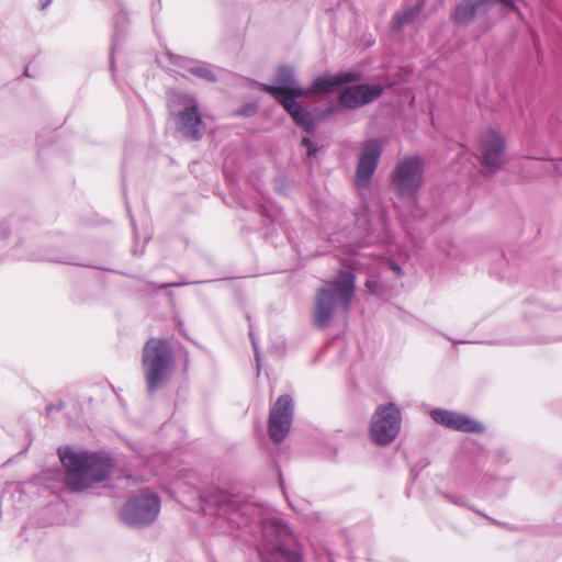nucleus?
I'll list each match as a JSON object with an SVG mask.
<instances>
[{
    "label": "nucleus",
    "mask_w": 562,
    "mask_h": 562,
    "mask_svg": "<svg viewBox=\"0 0 562 562\" xmlns=\"http://www.w3.org/2000/svg\"><path fill=\"white\" fill-rule=\"evenodd\" d=\"M302 145L307 148V155L308 156H313L316 153V150H317L316 147L314 146V144L307 137H304L302 139Z\"/></svg>",
    "instance_id": "a211bd4d"
},
{
    "label": "nucleus",
    "mask_w": 562,
    "mask_h": 562,
    "mask_svg": "<svg viewBox=\"0 0 562 562\" xmlns=\"http://www.w3.org/2000/svg\"><path fill=\"white\" fill-rule=\"evenodd\" d=\"M359 80V76L352 72H346L333 77H318L312 88L306 90L308 93H327L334 91L344 83Z\"/></svg>",
    "instance_id": "4468645a"
},
{
    "label": "nucleus",
    "mask_w": 562,
    "mask_h": 562,
    "mask_svg": "<svg viewBox=\"0 0 562 562\" xmlns=\"http://www.w3.org/2000/svg\"><path fill=\"white\" fill-rule=\"evenodd\" d=\"M280 533H281L282 537H290L291 536L286 526H282L281 527Z\"/></svg>",
    "instance_id": "aec40b11"
},
{
    "label": "nucleus",
    "mask_w": 562,
    "mask_h": 562,
    "mask_svg": "<svg viewBox=\"0 0 562 562\" xmlns=\"http://www.w3.org/2000/svg\"><path fill=\"white\" fill-rule=\"evenodd\" d=\"M172 362L173 353L167 339L151 337L145 342L142 366L149 392H154L165 382Z\"/></svg>",
    "instance_id": "7ed1b4c3"
},
{
    "label": "nucleus",
    "mask_w": 562,
    "mask_h": 562,
    "mask_svg": "<svg viewBox=\"0 0 562 562\" xmlns=\"http://www.w3.org/2000/svg\"><path fill=\"white\" fill-rule=\"evenodd\" d=\"M383 92L379 85H358L344 90L339 102L348 109H356L378 99Z\"/></svg>",
    "instance_id": "f8f14e48"
},
{
    "label": "nucleus",
    "mask_w": 562,
    "mask_h": 562,
    "mask_svg": "<svg viewBox=\"0 0 562 562\" xmlns=\"http://www.w3.org/2000/svg\"><path fill=\"white\" fill-rule=\"evenodd\" d=\"M262 89L273 95L292 116L294 122L305 132L312 133L315 130V122L312 115L304 111L295 101V98L308 94L306 90L299 87H276L270 85H263Z\"/></svg>",
    "instance_id": "39448f33"
},
{
    "label": "nucleus",
    "mask_w": 562,
    "mask_h": 562,
    "mask_svg": "<svg viewBox=\"0 0 562 562\" xmlns=\"http://www.w3.org/2000/svg\"><path fill=\"white\" fill-rule=\"evenodd\" d=\"M356 289V278L350 271L341 270L337 279L326 282L315 295L314 322L317 327H326L336 307L348 310Z\"/></svg>",
    "instance_id": "f03ea898"
},
{
    "label": "nucleus",
    "mask_w": 562,
    "mask_h": 562,
    "mask_svg": "<svg viewBox=\"0 0 562 562\" xmlns=\"http://www.w3.org/2000/svg\"><path fill=\"white\" fill-rule=\"evenodd\" d=\"M292 406V398L289 395H281L270 409L268 432L274 442L282 441L290 431Z\"/></svg>",
    "instance_id": "9d476101"
},
{
    "label": "nucleus",
    "mask_w": 562,
    "mask_h": 562,
    "mask_svg": "<svg viewBox=\"0 0 562 562\" xmlns=\"http://www.w3.org/2000/svg\"><path fill=\"white\" fill-rule=\"evenodd\" d=\"M391 186L401 198H413L425 180L424 161L418 156L408 155L397 160L391 176Z\"/></svg>",
    "instance_id": "20e7f679"
},
{
    "label": "nucleus",
    "mask_w": 562,
    "mask_h": 562,
    "mask_svg": "<svg viewBox=\"0 0 562 562\" xmlns=\"http://www.w3.org/2000/svg\"><path fill=\"white\" fill-rule=\"evenodd\" d=\"M422 9V3H417L414 7H409L401 12H397L393 18L394 27L400 30L405 25L413 22L416 16L419 14Z\"/></svg>",
    "instance_id": "2eb2a0df"
},
{
    "label": "nucleus",
    "mask_w": 562,
    "mask_h": 562,
    "mask_svg": "<svg viewBox=\"0 0 562 562\" xmlns=\"http://www.w3.org/2000/svg\"><path fill=\"white\" fill-rule=\"evenodd\" d=\"M401 427V413L394 403L379 405L374 411L371 424L370 436L379 445H387L397 436Z\"/></svg>",
    "instance_id": "423d86ee"
},
{
    "label": "nucleus",
    "mask_w": 562,
    "mask_h": 562,
    "mask_svg": "<svg viewBox=\"0 0 562 562\" xmlns=\"http://www.w3.org/2000/svg\"><path fill=\"white\" fill-rule=\"evenodd\" d=\"M505 147V139L499 132L493 128L483 131L479 137L482 165L490 171L499 168L504 162Z\"/></svg>",
    "instance_id": "1a4fd4ad"
},
{
    "label": "nucleus",
    "mask_w": 562,
    "mask_h": 562,
    "mask_svg": "<svg viewBox=\"0 0 562 562\" xmlns=\"http://www.w3.org/2000/svg\"><path fill=\"white\" fill-rule=\"evenodd\" d=\"M178 128L184 136L199 140L203 134V122L195 101L178 114Z\"/></svg>",
    "instance_id": "ddd939ff"
},
{
    "label": "nucleus",
    "mask_w": 562,
    "mask_h": 562,
    "mask_svg": "<svg viewBox=\"0 0 562 562\" xmlns=\"http://www.w3.org/2000/svg\"><path fill=\"white\" fill-rule=\"evenodd\" d=\"M393 270H394L395 272H397L398 274H400V272H401V269H400L397 266H394V267H393Z\"/></svg>",
    "instance_id": "412c9836"
},
{
    "label": "nucleus",
    "mask_w": 562,
    "mask_h": 562,
    "mask_svg": "<svg viewBox=\"0 0 562 562\" xmlns=\"http://www.w3.org/2000/svg\"><path fill=\"white\" fill-rule=\"evenodd\" d=\"M189 71H190V74H192L196 77H200V78H203V79H206L210 81L215 80L213 72L205 67H193Z\"/></svg>",
    "instance_id": "f3484780"
},
{
    "label": "nucleus",
    "mask_w": 562,
    "mask_h": 562,
    "mask_svg": "<svg viewBox=\"0 0 562 562\" xmlns=\"http://www.w3.org/2000/svg\"><path fill=\"white\" fill-rule=\"evenodd\" d=\"M430 416L437 424L449 429L470 434H481L484 431V426L481 423L460 413L432 409Z\"/></svg>",
    "instance_id": "9b49d317"
},
{
    "label": "nucleus",
    "mask_w": 562,
    "mask_h": 562,
    "mask_svg": "<svg viewBox=\"0 0 562 562\" xmlns=\"http://www.w3.org/2000/svg\"><path fill=\"white\" fill-rule=\"evenodd\" d=\"M160 509V502L155 494L143 493L128 499L121 508V519L130 526H145L153 522Z\"/></svg>",
    "instance_id": "0eeeda50"
},
{
    "label": "nucleus",
    "mask_w": 562,
    "mask_h": 562,
    "mask_svg": "<svg viewBox=\"0 0 562 562\" xmlns=\"http://www.w3.org/2000/svg\"><path fill=\"white\" fill-rule=\"evenodd\" d=\"M58 457L66 469L65 485L75 493L82 492L104 481L112 471V460L101 453L59 448Z\"/></svg>",
    "instance_id": "f257e3e1"
},
{
    "label": "nucleus",
    "mask_w": 562,
    "mask_h": 562,
    "mask_svg": "<svg viewBox=\"0 0 562 562\" xmlns=\"http://www.w3.org/2000/svg\"><path fill=\"white\" fill-rule=\"evenodd\" d=\"M550 166L554 171L562 177V160L559 162H550Z\"/></svg>",
    "instance_id": "6ab92c4d"
},
{
    "label": "nucleus",
    "mask_w": 562,
    "mask_h": 562,
    "mask_svg": "<svg viewBox=\"0 0 562 562\" xmlns=\"http://www.w3.org/2000/svg\"><path fill=\"white\" fill-rule=\"evenodd\" d=\"M383 151L382 143L376 138H370L363 143L359 155L355 184L357 188H368Z\"/></svg>",
    "instance_id": "6e6552de"
},
{
    "label": "nucleus",
    "mask_w": 562,
    "mask_h": 562,
    "mask_svg": "<svg viewBox=\"0 0 562 562\" xmlns=\"http://www.w3.org/2000/svg\"><path fill=\"white\" fill-rule=\"evenodd\" d=\"M277 81L281 87H294V75L290 67H280L277 74Z\"/></svg>",
    "instance_id": "dca6fc26"
}]
</instances>
